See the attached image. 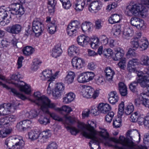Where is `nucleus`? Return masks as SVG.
<instances>
[{"label": "nucleus", "mask_w": 149, "mask_h": 149, "mask_svg": "<svg viewBox=\"0 0 149 149\" xmlns=\"http://www.w3.org/2000/svg\"><path fill=\"white\" fill-rule=\"evenodd\" d=\"M93 122L89 120L87 124H85L83 123H79L78 127L81 132L83 135L86 138L91 139L89 143L91 149H93L92 144L93 143Z\"/></svg>", "instance_id": "1"}, {"label": "nucleus", "mask_w": 149, "mask_h": 149, "mask_svg": "<svg viewBox=\"0 0 149 149\" xmlns=\"http://www.w3.org/2000/svg\"><path fill=\"white\" fill-rule=\"evenodd\" d=\"M127 10L134 15L139 14L141 15L143 17H145L147 12L146 8L142 4L136 3L134 1H131L127 7Z\"/></svg>", "instance_id": "2"}, {"label": "nucleus", "mask_w": 149, "mask_h": 149, "mask_svg": "<svg viewBox=\"0 0 149 149\" xmlns=\"http://www.w3.org/2000/svg\"><path fill=\"white\" fill-rule=\"evenodd\" d=\"M24 141L22 138L20 136H10L7 138L5 142V146L6 148L11 147L14 149Z\"/></svg>", "instance_id": "3"}, {"label": "nucleus", "mask_w": 149, "mask_h": 149, "mask_svg": "<svg viewBox=\"0 0 149 149\" xmlns=\"http://www.w3.org/2000/svg\"><path fill=\"white\" fill-rule=\"evenodd\" d=\"M43 100L44 101L40 106L41 109L43 112H45L47 113H49L50 112L47 109L48 108L56 111L60 112L59 108L57 107L55 103L51 102L50 100L48 97L44 98Z\"/></svg>", "instance_id": "4"}, {"label": "nucleus", "mask_w": 149, "mask_h": 149, "mask_svg": "<svg viewBox=\"0 0 149 149\" xmlns=\"http://www.w3.org/2000/svg\"><path fill=\"white\" fill-rule=\"evenodd\" d=\"M3 7L4 6L0 7V25L4 26L10 23L12 18L9 17L10 12L3 9Z\"/></svg>", "instance_id": "5"}, {"label": "nucleus", "mask_w": 149, "mask_h": 149, "mask_svg": "<svg viewBox=\"0 0 149 149\" xmlns=\"http://www.w3.org/2000/svg\"><path fill=\"white\" fill-rule=\"evenodd\" d=\"M145 93L140 94L139 97L134 100L135 105L138 107L143 105L146 107L149 108V99Z\"/></svg>", "instance_id": "6"}, {"label": "nucleus", "mask_w": 149, "mask_h": 149, "mask_svg": "<svg viewBox=\"0 0 149 149\" xmlns=\"http://www.w3.org/2000/svg\"><path fill=\"white\" fill-rule=\"evenodd\" d=\"M44 25L39 19L34 20L32 23V30L37 36H40L43 31Z\"/></svg>", "instance_id": "7"}, {"label": "nucleus", "mask_w": 149, "mask_h": 149, "mask_svg": "<svg viewBox=\"0 0 149 149\" xmlns=\"http://www.w3.org/2000/svg\"><path fill=\"white\" fill-rule=\"evenodd\" d=\"M92 39L90 38L88 36L83 35L78 36L77 38V41L78 44L80 46L85 47L90 42L91 46L93 48L92 46L93 42L91 41Z\"/></svg>", "instance_id": "8"}, {"label": "nucleus", "mask_w": 149, "mask_h": 149, "mask_svg": "<svg viewBox=\"0 0 149 149\" xmlns=\"http://www.w3.org/2000/svg\"><path fill=\"white\" fill-rule=\"evenodd\" d=\"M65 86L62 83H57L56 86L52 90L53 96L57 99L63 94L64 92Z\"/></svg>", "instance_id": "9"}, {"label": "nucleus", "mask_w": 149, "mask_h": 149, "mask_svg": "<svg viewBox=\"0 0 149 149\" xmlns=\"http://www.w3.org/2000/svg\"><path fill=\"white\" fill-rule=\"evenodd\" d=\"M41 79L43 80H47V81H54V77H52V70H44L40 76Z\"/></svg>", "instance_id": "10"}, {"label": "nucleus", "mask_w": 149, "mask_h": 149, "mask_svg": "<svg viewBox=\"0 0 149 149\" xmlns=\"http://www.w3.org/2000/svg\"><path fill=\"white\" fill-rule=\"evenodd\" d=\"M35 100H31V102L35 103L38 106H41L44 101H43V98L44 97L47 98V97L44 96H41V93L39 92H35L34 94Z\"/></svg>", "instance_id": "11"}, {"label": "nucleus", "mask_w": 149, "mask_h": 149, "mask_svg": "<svg viewBox=\"0 0 149 149\" xmlns=\"http://www.w3.org/2000/svg\"><path fill=\"white\" fill-rule=\"evenodd\" d=\"M22 29L21 26L19 24H15L7 27L6 30L12 34H17L20 33Z\"/></svg>", "instance_id": "12"}, {"label": "nucleus", "mask_w": 149, "mask_h": 149, "mask_svg": "<svg viewBox=\"0 0 149 149\" xmlns=\"http://www.w3.org/2000/svg\"><path fill=\"white\" fill-rule=\"evenodd\" d=\"M98 111L104 114L108 113L111 110V107L110 105L107 103H100L97 107Z\"/></svg>", "instance_id": "13"}, {"label": "nucleus", "mask_w": 149, "mask_h": 149, "mask_svg": "<svg viewBox=\"0 0 149 149\" xmlns=\"http://www.w3.org/2000/svg\"><path fill=\"white\" fill-rule=\"evenodd\" d=\"M84 61L80 58H73L72 60V63L73 67L76 69H80L84 66Z\"/></svg>", "instance_id": "14"}, {"label": "nucleus", "mask_w": 149, "mask_h": 149, "mask_svg": "<svg viewBox=\"0 0 149 149\" xmlns=\"http://www.w3.org/2000/svg\"><path fill=\"white\" fill-rule=\"evenodd\" d=\"M31 121L28 119L22 121L17 124V127L20 131H24L29 127Z\"/></svg>", "instance_id": "15"}, {"label": "nucleus", "mask_w": 149, "mask_h": 149, "mask_svg": "<svg viewBox=\"0 0 149 149\" xmlns=\"http://www.w3.org/2000/svg\"><path fill=\"white\" fill-rule=\"evenodd\" d=\"M86 0H77L74 3L73 6L77 11H82L85 5Z\"/></svg>", "instance_id": "16"}, {"label": "nucleus", "mask_w": 149, "mask_h": 149, "mask_svg": "<svg viewBox=\"0 0 149 149\" xmlns=\"http://www.w3.org/2000/svg\"><path fill=\"white\" fill-rule=\"evenodd\" d=\"M61 45L60 43L56 44L53 48L52 51V56L55 58L59 56L62 54V50L61 47Z\"/></svg>", "instance_id": "17"}, {"label": "nucleus", "mask_w": 149, "mask_h": 149, "mask_svg": "<svg viewBox=\"0 0 149 149\" xmlns=\"http://www.w3.org/2000/svg\"><path fill=\"white\" fill-rule=\"evenodd\" d=\"M14 84L16 86L19 88L21 91L24 92L27 94H29L31 93V88L29 85L25 83L24 85H21L19 83Z\"/></svg>", "instance_id": "18"}, {"label": "nucleus", "mask_w": 149, "mask_h": 149, "mask_svg": "<svg viewBox=\"0 0 149 149\" xmlns=\"http://www.w3.org/2000/svg\"><path fill=\"white\" fill-rule=\"evenodd\" d=\"M20 4L15 3H13L9 5V9L8 10L10 12L11 14L9 15V17L10 18H12L13 16L16 15V12L17 10L18 7H19Z\"/></svg>", "instance_id": "19"}, {"label": "nucleus", "mask_w": 149, "mask_h": 149, "mask_svg": "<svg viewBox=\"0 0 149 149\" xmlns=\"http://www.w3.org/2000/svg\"><path fill=\"white\" fill-rule=\"evenodd\" d=\"M105 72L107 80L111 83H113L112 79L115 74L114 71L110 68L107 67L106 68Z\"/></svg>", "instance_id": "20"}, {"label": "nucleus", "mask_w": 149, "mask_h": 149, "mask_svg": "<svg viewBox=\"0 0 149 149\" xmlns=\"http://www.w3.org/2000/svg\"><path fill=\"white\" fill-rule=\"evenodd\" d=\"M68 52V55L70 56H75L79 54V47L72 45L69 47Z\"/></svg>", "instance_id": "21"}, {"label": "nucleus", "mask_w": 149, "mask_h": 149, "mask_svg": "<svg viewBox=\"0 0 149 149\" xmlns=\"http://www.w3.org/2000/svg\"><path fill=\"white\" fill-rule=\"evenodd\" d=\"M108 100L110 103L112 104H114L118 100V97L116 91L110 92L109 94Z\"/></svg>", "instance_id": "22"}, {"label": "nucleus", "mask_w": 149, "mask_h": 149, "mask_svg": "<svg viewBox=\"0 0 149 149\" xmlns=\"http://www.w3.org/2000/svg\"><path fill=\"white\" fill-rule=\"evenodd\" d=\"M43 112V113L42 115L40 114V115L38 121L40 124L46 125L49 123L50 122L49 116L46 115L47 114L45 112Z\"/></svg>", "instance_id": "23"}, {"label": "nucleus", "mask_w": 149, "mask_h": 149, "mask_svg": "<svg viewBox=\"0 0 149 149\" xmlns=\"http://www.w3.org/2000/svg\"><path fill=\"white\" fill-rule=\"evenodd\" d=\"M136 80L141 86L143 88L146 87L147 88V87L149 85L148 83L149 81L148 80L147 76L144 75L143 77L141 78H136Z\"/></svg>", "instance_id": "24"}, {"label": "nucleus", "mask_w": 149, "mask_h": 149, "mask_svg": "<svg viewBox=\"0 0 149 149\" xmlns=\"http://www.w3.org/2000/svg\"><path fill=\"white\" fill-rule=\"evenodd\" d=\"M83 95L84 97L88 98L93 97V88L90 86H87L84 91H83Z\"/></svg>", "instance_id": "25"}, {"label": "nucleus", "mask_w": 149, "mask_h": 149, "mask_svg": "<svg viewBox=\"0 0 149 149\" xmlns=\"http://www.w3.org/2000/svg\"><path fill=\"white\" fill-rule=\"evenodd\" d=\"M3 86L7 89L10 90V91L13 93L14 95L20 98L22 100H24L26 98L24 95L19 93L15 89L10 88L6 85H3Z\"/></svg>", "instance_id": "26"}, {"label": "nucleus", "mask_w": 149, "mask_h": 149, "mask_svg": "<svg viewBox=\"0 0 149 149\" xmlns=\"http://www.w3.org/2000/svg\"><path fill=\"white\" fill-rule=\"evenodd\" d=\"M118 90L120 95L123 96H126L127 94V87L123 82H120L118 84Z\"/></svg>", "instance_id": "27"}, {"label": "nucleus", "mask_w": 149, "mask_h": 149, "mask_svg": "<svg viewBox=\"0 0 149 149\" xmlns=\"http://www.w3.org/2000/svg\"><path fill=\"white\" fill-rule=\"evenodd\" d=\"M93 26V24L91 22H86L82 24L81 28L83 32L89 33L91 31V28Z\"/></svg>", "instance_id": "28"}, {"label": "nucleus", "mask_w": 149, "mask_h": 149, "mask_svg": "<svg viewBox=\"0 0 149 149\" xmlns=\"http://www.w3.org/2000/svg\"><path fill=\"white\" fill-rule=\"evenodd\" d=\"M39 113L38 110H31L30 111L27 112L25 114V116L30 119H33L37 117Z\"/></svg>", "instance_id": "29"}, {"label": "nucleus", "mask_w": 149, "mask_h": 149, "mask_svg": "<svg viewBox=\"0 0 149 149\" xmlns=\"http://www.w3.org/2000/svg\"><path fill=\"white\" fill-rule=\"evenodd\" d=\"M40 135L41 137V141L45 143L46 142L49 138L51 136V133L49 130L44 131L42 132Z\"/></svg>", "instance_id": "30"}, {"label": "nucleus", "mask_w": 149, "mask_h": 149, "mask_svg": "<svg viewBox=\"0 0 149 149\" xmlns=\"http://www.w3.org/2000/svg\"><path fill=\"white\" fill-rule=\"evenodd\" d=\"M75 97L74 94L72 92L69 93L66 95V96L63 97V102L65 103L68 104L73 101Z\"/></svg>", "instance_id": "31"}, {"label": "nucleus", "mask_w": 149, "mask_h": 149, "mask_svg": "<svg viewBox=\"0 0 149 149\" xmlns=\"http://www.w3.org/2000/svg\"><path fill=\"white\" fill-rule=\"evenodd\" d=\"M75 76L74 72L72 71L68 72L65 78V81L68 84H71L73 82Z\"/></svg>", "instance_id": "32"}, {"label": "nucleus", "mask_w": 149, "mask_h": 149, "mask_svg": "<svg viewBox=\"0 0 149 149\" xmlns=\"http://www.w3.org/2000/svg\"><path fill=\"white\" fill-rule=\"evenodd\" d=\"M3 104L4 116L10 114L12 111V109L13 107L10 103H4Z\"/></svg>", "instance_id": "33"}, {"label": "nucleus", "mask_w": 149, "mask_h": 149, "mask_svg": "<svg viewBox=\"0 0 149 149\" xmlns=\"http://www.w3.org/2000/svg\"><path fill=\"white\" fill-rule=\"evenodd\" d=\"M120 15L117 14L112 15L109 19V21L111 24L119 22L120 20Z\"/></svg>", "instance_id": "34"}, {"label": "nucleus", "mask_w": 149, "mask_h": 149, "mask_svg": "<svg viewBox=\"0 0 149 149\" xmlns=\"http://www.w3.org/2000/svg\"><path fill=\"white\" fill-rule=\"evenodd\" d=\"M47 31L51 34H53L56 31V25L54 21L51 22L50 24H47Z\"/></svg>", "instance_id": "35"}, {"label": "nucleus", "mask_w": 149, "mask_h": 149, "mask_svg": "<svg viewBox=\"0 0 149 149\" xmlns=\"http://www.w3.org/2000/svg\"><path fill=\"white\" fill-rule=\"evenodd\" d=\"M34 51V49L32 47L27 46L24 47L22 49L24 54L25 56H29L33 54Z\"/></svg>", "instance_id": "36"}, {"label": "nucleus", "mask_w": 149, "mask_h": 149, "mask_svg": "<svg viewBox=\"0 0 149 149\" xmlns=\"http://www.w3.org/2000/svg\"><path fill=\"white\" fill-rule=\"evenodd\" d=\"M28 135L29 139L32 140H34L38 138L40 134L38 132L32 130L28 132Z\"/></svg>", "instance_id": "37"}, {"label": "nucleus", "mask_w": 149, "mask_h": 149, "mask_svg": "<svg viewBox=\"0 0 149 149\" xmlns=\"http://www.w3.org/2000/svg\"><path fill=\"white\" fill-rule=\"evenodd\" d=\"M138 38L135 37L131 39L130 43L131 47L135 50L139 47L140 44L139 42Z\"/></svg>", "instance_id": "38"}, {"label": "nucleus", "mask_w": 149, "mask_h": 149, "mask_svg": "<svg viewBox=\"0 0 149 149\" xmlns=\"http://www.w3.org/2000/svg\"><path fill=\"white\" fill-rule=\"evenodd\" d=\"M77 30L70 24L68 25L67 28V31L68 34L69 36H73L74 34L76 33Z\"/></svg>", "instance_id": "39"}, {"label": "nucleus", "mask_w": 149, "mask_h": 149, "mask_svg": "<svg viewBox=\"0 0 149 149\" xmlns=\"http://www.w3.org/2000/svg\"><path fill=\"white\" fill-rule=\"evenodd\" d=\"M94 7L95 8L94 12L96 13L101 9L102 7V3L99 0L94 1Z\"/></svg>", "instance_id": "40"}, {"label": "nucleus", "mask_w": 149, "mask_h": 149, "mask_svg": "<svg viewBox=\"0 0 149 149\" xmlns=\"http://www.w3.org/2000/svg\"><path fill=\"white\" fill-rule=\"evenodd\" d=\"M138 83L136 79L135 81L131 83L129 86V88L133 93H136L137 91V87Z\"/></svg>", "instance_id": "41"}, {"label": "nucleus", "mask_w": 149, "mask_h": 149, "mask_svg": "<svg viewBox=\"0 0 149 149\" xmlns=\"http://www.w3.org/2000/svg\"><path fill=\"white\" fill-rule=\"evenodd\" d=\"M7 119V118L6 117L0 118V128L7 127L10 125Z\"/></svg>", "instance_id": "42"}, {"label": "nucleus", "mask_w": 149, "mask_h": 149, "mask_svg": "<svg viewBox=\"0 0 149 149\" xmlns=\"http://www.w3.org/2000/svg\"><path fill=\"white\" fill-rule=\"evenodd\" d=\"M42 62L39 59H35L33 60V64L31 67L32 69L34 70H37L39 67V65Z\"/></svg>", "instance_id": "43"}, {"label": "nucleus", "mask_w": 149, "mask_h": 149, "mask_svg": "<svg viewBox=\"0 0 149 149\" xmlns=\"http://www.w3.org/2000/svg\"><path fill=\"white\" fill-rule=\"evenodd\" d=\"M121 28L120 25L119 24L114 25L112 30L114 35L116 36L119 35L121 32Z\"/></svg>", "instance_id": "44"}, {"label": "nucleus", "mask_w": 149, "mask_h": 149, "mask_svg": "<svg viewBox=\"0 0 149 149\" xmlns=\"http://www.w3.org/2000/svg\"><path fill=\"white\" fill-rule=\"evenodd\" d=\"M133 33L132 29L130 28H128L125 29L123 32V34L125 36L126 39H129V38L131 36Z\"/></svg>", "instance_id": "45"}, {"label": "nucleus", "mask_w": 149, "mask_h": 149, "mask_svg": "<svg viewBox=\"0 0 149 149\" xmlns=\"http://www.w3.org/2000/svg\"><path fill=\"white\" fill-rule=\"evenodd\" d=\"M134 106L132 103H130L127 106L125 109V113L127 115L131 114L134 110Z\"/></svg>", "instance_id": "46"}, {"label": "nucleus", "mask_w": 149, "mask_h": 149, "mask_svg": "<svg viewBox=\"0 0 149 149\" xmlns=\"http://www.w3.org/2000/svg\"><path fill=\"white\" fill-rule=\"evenodd\" d=\"M141 62L143 65H149V58L146 55H143L141 58Z\"/></svg>", "instance_id": "47"}, {"label": "nucleus", "mask_w": 149, "mask_h": 149, "mask_svg": "<svg viewBox=\"0 0 149 149\" xmlns=\"http://www.w3.org/2000/svg\"><path fill=\"white\" fill-rule=\"evenodd\" d=\"M50 115V117L53 119L59 122H63V119L60 117L58 115L54 113H47Z\"/></svg>", "instance_id": "48"}, {"label": "nucleus", "mask_w": 149, "mask_h": 149, "mask_svg": "<svg viewBox=\"0 0 149 149\" xmlns=\"http://www.w3.org/2000/svg\"><path fill=\"white\" fill-rule=\"evenodd\" d=\"M121 120L120 118L118 117L115 119H114L113 125L114 127L118 128L120 127Z\"/></svg>", "instance_id": "49"}, {"label": "nucleus", "mask_w": 149, "mask_h": 149, "mask_svg": "<svg viewBox=\"0 0 149 149\" xmlns=\"http://www.w3.org/2000/svg\"><path fill=\"white\" fill-rule=\"evenodd\" d=\"M139 112L136 111L132 114L130 117V120L133 122H135L138 120V118L139 115Z\"/></svg>", "instance_id": "50"}, {"label": "nucleus", "mask_w": 149, "mask_h": 149, "mask_svg": "<svg viewBox=\"0 0 149 149\" xmlns=\"http://www.w3.org/2000/svg\"><path fill=\"white\" fill-rule=\"evenodd\" d=\"M59 109H60V112L64 111L66 114H68L72 111V109L70 107L66 105H64L61 108H59Z\"/></svg>", "instance_id": "51"}, {"label": "nucleus", "mask_w": 149, "mask_h": 149, "mask_svg": "<svg viewBox=\"0 0 149 149\" xmlns=\"http://www.w3.org/2000/svg\"><path fill=\"white\" fill-rule=\"evenodd\" d=\"M114 113L113 111H111L108 113L105 117V120L108 123H111L114 116Z\"/></svg>", "instance_id": "52"}, {"label": "nucleus", "mask_w": 149, "mask_h": 149, "mask_svg": "<svg viewBox=\"0 0 149 149\" xmlns=\"http://www.w3.org/2000/svg\"><path fill=\"white\" fill-rule=\"evenodd\" d=\"M58 145L54 141L50 142L47 145L46 149H57Z\"/></svg>", "instance_id": "53"}, {"label": "nucleus", "mask_w": 149, "mask_h": 149, "mask_svg": "<svg viewBox=\"0 0 149 149\" xmlns=\"http://www.w3.org/2000/svg\"><path fill=\"white\" fill-rule=\"evenodd\" d=\"M103 54L106 57L108 58L109 56H112L113 52L112 50L111 49H104Z\"/></svg>", "instance_id": "54"}, {"label": "nucleus", "mask_w": 149, "mask_h": 149, "mask_svg": "<svg viewBox=\"0 0 149 149\" xmlns=\"http://www.w3.org/2000/svg\"><path fill=\"white\" fill-rule=\"evenodd\" d=\"M66 128L68 130H70L71 133L73 135H76L79 132V130L74 127L67 126L66 127Z\"/></svg>", "instance_id": "55"}, {"label": "nucleus", "mask_w": 149, "mask_h": 149, "mask_svg": "<svg viewBox=\"0 0 149 149\" xmlns=\"http://www.w3.org/2000/svg\"><path fill=\"white\" fill-rule=\"evenodd\" d=\"M66 120V123L68 124V122H69V123L71 124H73L75 122V119L70 116H68L65 115L64 116Z\"/></svg>", "instance_id": "56"}, {"label": "nucleus", "mask_w": 149, "mask_h": 149, "mask_svg": "<svg viewBox=\"0 0 149 149\" xmlns=\"http://www.w3.org/2000/svg\"><path fill=\"white\" fill-rule=\"evenodd\" d=\"M148 42L147 41L144 40L139 47V48L141 50H144L146 49L148 47Z\"/></svg>", "instance_id": "57"}, {"label": "nucleus", "mask_w": 149, "mask_h": 149, "mask_svg": "<svg viewBox=\"0 0 149 149\" xmlns=\"http://www.w3.org/2000/svg\"><path fill=\"white\" fill-rule=\"evenodd\" d=\"M19 6V7H18L16 12V15H22L24 13V8L23 6L21 4H20Z\"/></svg>", "instance_id": "58"}, {"label": "nucleus", "mask_w": 149, "mask_h": 149, "mask_svg": "<svg viewBox=\"0 0 149 149\" xmlns=\"http://www.w3.org/2000/svg\"><path fill=\"white\" fill-rule=\"evenodd\" d=\"M94 49H97L100 45V42L99 39L96 36H94Z\"/></svg>", "instance_id": "59"}, {"label": "nucleus", "mask_w": 149, "mask_h": 149, "mask_svg": "<svg viewBox=\"0 0 149 149\" xmlns=\"http://www.w3.org/2000/svg\"><path fill=\"white\" fill-rule=\"evenodd\" d=\"M95 79L96 84L98 85L103 84L104 81V77H100L97 76H95Z\"/></svg>", "instance_id": "60"}, {"label": "nucleus", "mask_w": 149, "mask_h": 149, "mask_svg": "<svg viewBox=\"0 0 149 149\" xmlns=\"http://www.w3.org/2000/svg\"><path fill=\"white\" fill-rule=\"evenodd\" d=\"M140 23V19L139 18L134 17L131 18L130 21L131 24L133 26L136 27L137 26L138 23Z\"/></svg>", "instance_id": "61"}, {"label": "nucleus", "mask_w": 149, "mask_h": 149, "mask_svg": "<svg viewBox=\"0 0 149 149\" xmlns=\"http://www.w3.org/2000/svg\"><path fill=\"white\" fill-rule=\"evenodd\" d=\"M69 24L77 30L78 29L80 26L79 22L77 20H74L72 22Z\"/></svg>", "instance_id": "62"}, {"label": "nucleus", "mask_w": 149, "mask_h": 149, "mask_svg": "<svg viewBox=\"0 0 149 149\" xmlns=\"http://www.w3.org/2000/svg\"><path fill=\"white\" fill-rule=\"evenodd\" d=\"M87 4L86 5L88 6L89 10L91 12H92L93 10L92 6L93 4V0H86Z\"/></svg>", "instance_id": "63"}, {"label": "nucleus", "mask_w": 149, "mask_h": 149, "mask_svg": "<svg viewBox=\"0 0 149 149\" xmlns=\"http://www.w3.org/2000/svg\"><path fill=\"white\" fill-rule=\"evenodd\" d=\"M138 60L137 58H133L130 60L128 63L131 66L136 67V66L138 64Z\"/></svg>", "instance_id": "64"}]
</instances>
